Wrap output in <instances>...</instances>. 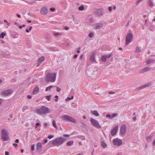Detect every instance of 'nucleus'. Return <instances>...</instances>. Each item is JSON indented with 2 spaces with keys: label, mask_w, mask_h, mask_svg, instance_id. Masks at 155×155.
Wrapping results in <instances>:
<instances>
[{
  "label": "nucleus",
  "mask_w": 155,
  "mask_h": 155,
  "mask_svg": "<svg viewBox=\"0 0 155 155\" xmlns=\"http://www.w3.org/2000/svg\"><path fill=\"white\" fill-rule=\"evenodd\" d=\"M48 12V10L46 7L42 8L41 11V13L42 15H46Z\"/></svg>",
  "instance_id": "obj_16"
},
{
  "label": "nucleus",
  "mask_w": 155,
  "mask_h": 155,
  "mask_svg": "<svg viewBox=\"0 0 155 155\" xmlns=\"http://www.w3.org/2000/svg\"><path fill=\"white\" fill-rule=\"evenodd\" d=\"M108 10L109 12H111L112 10V7H111V6L109 7H108Z\"/></svg>",
  "instance_id": "obj_49"
},
{
  "label": "nucleus",
  "mask_w": 155,
  "mask_h": 155,
  "mask_svg": "<svg viewBox=\"0 0 155 155\" xmlns=\"http://www.w3.org/2000/svg\"><path fill=\"white\" fill-rule=\"evenodd\" d=\"M39 91V88L38 86H36L34 89L32 94H37L38 92Z\"/></svg>",
  "instance_id": "obj_20"
},
{
  "label": "nucleus",
  "mask_w": 155,
  "mask_h": 155,
  "mask_svg": "<svg viewBox=\"0 0 155 155\" xmlns=\"http://www.w3.org/2000/svg\"><path fill=\"white\" fill-rule=\"evenodd\" d=\"M45 58L44 56H42L38 60L37 67H39L41 64L45 60Z\"/></svg>",
  "instance_id": "obj_14"
},
{
  "label": "nucleus",
  "mask_w": 155,
  "mask_h": 155,
  "mask_svg": "<svg viewBox=\"0 0 155 155\" xmlns=\"http://www.w3.org/2000/svg\"><path fill=\"white\" fill-rule=\"evenodd\" d=\"M143 0H138L136 3V5H137L139 4L140 2H142Z\"/></svg>",
  "instance_id": "obj_41"
},
{
  "label": "nucleus",
  "mask_w": 155,
  "mask_h": 155,
  "mask_svg": "<svg viewBox=\"0 0 155 155\" xmlns=\"http://www.w3.org/2000/svg\"><path fill=\"white\" fill-rule=\"evenodd\" d=\"M84 9V6L82 5L79 6L78 8V9L79 11H83Z\"/></svg>",
  "instance_id": "obj_30"
},
{
  "label": "nucleus",
  "mask_w": 155,
  "mask_h": 155,
  "mask_svg": "<svg viewBox=\"0 0 155 155\" xmlns=\"http://www.w3.org/2000/svg\"><path fill=\"white\" fill-rule=\"evenodd\" d=\"M74 98V96H72L71 97H67L66 99H65V101H68V100H71V99H73Z\"/></svg>",
  "instance_id": "obj_36"
},
{
  "label": "nucleus",
  "mask_w": 155,
  "mask_h": 155,
  "mask_svg": "<svg viewBox=\"0 0 155 155\" xmlns=\"http://www.w3.org/2000/svg\"><path fill=\"white\" fill-rule=\"evenodd\" d=\"M89 36L90 38H91L93 37L94 36V33L92 32H91L89 33L88 35Z\"/></svg>",
  "instance_id": "obj_37"
},
{
  "label": "nucleus",
  "mask_w": 155,
  "mask_h": 155,
  "mask_svg": "<svg viewBox=\"0 0 155 155\" xmlns=\"http://www.w3.org/2000/svg\"><path fill=\"white\" fill-rule=\"evenodd\" d=\"M12 36L13 38H16L18 36V34L17 33H15L12 34Z\"/></svg>",
  "instance_id": "obj_25"
},
{
  "label": "nucleus",
  "mask_w": 155,
  "mask_h": 155,
  "mask_svg": "<svg viewBox=\"0 0 155 155\" xmlns=\"http://www.w3.org/2000/svg\"><path fill=\"white\" fill-rule=\"evenodd\" d=\"M112 55V54L110 53L107 55H104L101 57V60L104 62H105L107 58H110Z\"/></svg>",
  "instance_id": "obj_11"
},
{
  "label": "nucleus",
  "mask_w": 155,
  "mask_h": 155,
  "mask_svg": "<svg viewBox=\"0 0 155 155\" xmlns=\"http://www.w3.org/2000/svg\"><path fill=\"white\" fill-rule=\"evenodd\" d=\"M141 51L140 48L139 47H137L135 50V52H140Z\"/></svg>",
  "instance_id": "obj_34"
},
{
  "label": "nucleus",
  "mask_w": 155,
  "mask_h": 155,
  "mask_svg": "<svg viewBox=\"0 0 155 155\" xmlns=\"http://www.w3.org/2000/svg\"><path fill=\"white\" fill-rule=\"evenodd\" d=\"M107 117H110L111 119V115L109 114H107L106 116Z\"/></svg>",
  "instance_id": "obj_48"
},
{
  "label": "nucleus",
  "mask_w": 155,
  "mask_h": 155,
  "mask_svg": "<svg viewBox=\"0 0 155 155\" xmlns=\"http://www.w3.org/2000/svg\"><path fill=\"white\" fill-rule=\"evenodd\" d=\"M25 25H19L18 26V28L20 29H21L23 27H25Z\"/></svg>",
  "instance_id": "obj_44"
},
{
  "label": "nucleus",
  "mask_w": 155,
  "mask_h": 155,
  "mask_svg": "<svg viewBox=\"0 0 155 155\" xmlns=\"http://www.w3.org/2000/svg\"><path fill=\"white\" fill-rule=\"evenodd\" d=\"M118 126L116 125L111 130V134L112 136H114L116 134L118 130Z\"/></svg>",
  "instance_id": "obj_13"
},
{
  "label": "nucleus",
  "mask_w": 155,
  "mask_h": 155,
  "mask_svg": "<svg viewBox=\"0 0 155 155\" xmlns=\"http://www.w3.org/2000/svg\"><path fill=\"white\" fill-rule=\"evenodd\" d=\"M150 68L147 67L144 68L141 71V72H144L146 71H150Z\"/></svg>",
  "instance_id": "obj_23"
},
{
  "label": "nucleus",
  "mask_w": 155,
  "mask_h": 155,
  "mask_svg": "<svg viewBox=\"0 0 155 155\" xmlns=\"http://www.w3.org/2000/svg\"><path fill=\"white\" fill-rule=\"evenodd\" d=\"M62 119L65 121L71 122L73 123H76V121L72 117L67 115L63 116L62 117Z\"/></svg>",
  "instance_id": "obj_5"
},
{
  "label": "nucleus",
  "mask_w": 155,
  "mask_h": 155,
  "mask_svg": "<svg viewBox=\"0 0 155 155\" xmlns=\"http://www.w3.org/2000/svg\"><path fill=\"white\" fill-rule=\"evenodd\" d=\"M51 95H48L46 96V99L48 101H49L51 99Z\"/></svg>",
  "instance_id": "obj_39"
},
{
  "label": "nucleus",
  "mask_w": 155,
  "mask_h": 155,
  "mask_svg": "<svg viewBox=\"0 0 155 155\" xmlns=\"http://www.w3.org/2000/svg\"><path fill=\"white\" fill-rule=\"evenodd\" d=\"M57 74V73H48L45 78V82L46 83L54 82L56 79Z\"/></svg>",
  "instance_id": "obj_1"
},
{
  "label": "nucleus",
  "mask_w": 155,
  "mask_h": 155,
  "mask_svg": "<svg viewBox=\"0 0 155 155\" xmlns=\"http://www.w3.org/2000/svg\"><path fill=\"white\" fill-rule=\"evenodd\" d=\"M77 137L82 140H84L85 139V137L84 136H78Z\"/></svg>",
  "instance_id": "obj_27"
},
{
  "label": "nucleus",
  "mask_w": 155,
  "mask_h": 155,
  "mask_svg": "<svg viewBox=\"0 0 155 155\" xmlns=\"http://www.w3.org/2000/svg\"><path fill=\"white\" fill-rule=\"evenodd\" d=\"M5 155H9V153L7 151H6L5 152Z\"/></svg>",
  "instance_id": "obj_54"
},
{
  "label": "nucleus",
  "mask_w": 155,
  "mask_h": 155,
  "mask_svg": "<svg viewBox=\"0 0 155 155\" xmlns=\"http://www.w3.org/2000/svg\"><path fill=\"white\" fill-rule=\"evenodd\" d=\"M48 142V140L47 139H45L44 140V143H43V144H44L45 143H46Z\"/></svg>",
  "instance_id": "obj_47"
},
{
  "label": "nucleus",
  "mask_w": 155,
  "mask_h": 155,
  "mask_svg": "<svg viewBox=\"0 0 155 155\" xmlns=\"http://www.w3.org/2000/svg\"><path fill=\"white\" fill-rule=\"evenodd\" d=\"M73 143L74 142L73 140H71L67 142V146H71L73 144Z\"/></svg>",
  "instance_id": "obj_26"
},
{
  "label": "nucleus",
  "mask_w": 155,
  "mask_h": 155,
  "mask_svg": "<svg viewBox=\"0 0 155 155\" xmlns=\"http://www.w3.org/2000/svg\"><path fill=\"white\" fill-rule=\"evenodd\" d=\"M4 22L7 23H8V25H9V23H8V22L7 21V20H5V19L4 20Z\"/></svg>",
  "instance_id": "obj_59"
},
{
  "label": "nucleus",
  "mask_w": 155,
  "mask_h": 155,
  "mask_svg": "<svg viewBox=\"0 0 155 155\" xmlns=\"http://www.w3.org/2000/svg\"><path fill=\"white\" fill-rule=\"evenodd\" d=\"M54 137V135H49L48 136V138L49 139H51L52 138Z\"/></svg>",
  "instance_id": "obj_42"
},
{
  "label": "nucleus",
  "mask_w": 155,
  "mask_h": 155,
  "mask_svg": "<svg viewBox=\"0 0 155 155\" xmlns=\"http://www.w3.org/2000/svg\"><path fill=\"white\" fill-rule=\"evenodd\" d=\"M101 146L103 147H105L107 146V144L104 141H101Z\"/></svg>",
  "instance_id": "obj_31"
},
{
  "label": "nucleus",
  "mask_w": 155,
  "mask_h": 155,
  "mask_svg": "<svg viewBox=\"0 0 155 155\" xmlns=\"http://www.w3.org/2000/svg\"><path fill=\"white\" fill-rule=\"evenodd\" d=\"M152 85V83L151 82H148L146 84L137 87L136 89V90H140L145 88L148 87Z\"/></svg>",
  "instance_id": "obj_10"
},
{
  "label": "nucleus",
  "mask_w": 155,
  "mask_h": 155,
  "mask_svg": "<svg viewBox=\"0 0 155 155\" xmlns=\"http://www.w3.org/2000/svg\"><path fill=\"white\" fill-rule=\"evenodd\" d=\"M72 104H74V105L73 106V107H77V105L76 104H75L74 103H73Z\"/></svg>",
  "instance_id": "obj_51"
},
{
  "label": "nucleus",
  "mask_w": 155,
  "mask_h": 155,
  "mask_svg": "<svg viewBox=\"0 0 155 155\" xmlns=\"http://www.w3.org/2000/svg\"><path fill=\"white\" fill-rule=\"evenodd\" d=\"M13 92V91L11 89L6 90L2 92L1 94L3 96H7L11 94Z\"/></svg>",
  "instance_id": "obj_8"
},
{
  "label": "nucleus",
  "mask_w": 155,
  "mask_h": 155,
  "mask_svg": "<svg viewBox=\"0 0 155 155\" xmlns=\"http://www.w3.org/2000/svg\"><path fill=\"white\" fill-rule=\"evenodd\" d=\"M36 112L41 115H45L50 112V110L45 106H42L36 110Z\"/></svg>",
  "instance_id": "obj_3"
},
{
  "label": "nucleus",
  "mask_w": 155,
  "mask_h": 155,
  "mask_svg": "<svg viewBox=\"0 0 155 155\" xmlns=\"http://www.w3.org/2000/svg\"><path fill=\"white\" fill-rule=\"evenodd\" d=\"M153 145L155 146V139L153 141Z\"/></svg>",
  "instance_id": "obj_64"
},
{
  "label": "nucleus",
  "mask_w": 155,
  "mask_h": 155,
  "mask_svg": "<svg viewBox=\"0 0 155 155\" xmlns=\"http://www.w3.org/2000/svg\"><path fill=\"white\" fill-rule=\"evenodd\" d=\"M27 98L29 99H31L32 98V96L31 95H28L27 96Z\"/></svg>",
  "instance_id": "obj_52"
},
{
  "label": "nucleus",
  "mask_w": 155,
  "mask_h": 155,
  "mask_svg": "<svg viewBox=\"0 0 155 155\" xmlns=\"http://www.w3.org/2000/svg\"><path fill=\"white\" fill-rule=\"evenodd\" d=\"M13 145L16 147L18 146V144L15 143H13Z\"/></svg>",
  "instance_id": "obj_56"
},
{
  "label": "nucleus",
  "mask_w": 155,
  "mask_h": 155,
  "mask_svg": "<svg viewBox=\"0 0 155 155\" xmlns=\"http://www.w3.org/2000/svg\"><path fill=\"white\" fill-rule=\"evenodd\" d=\"M118 114L117 113H114L111 115V119L114 118L115 117L117 116Z\"/></svg>",
  "instance_id": "obj_35"
},
{
  "label": "nucleus",
  "mask_w": 155,
  "mask_h": 155,
  "mask_svg": "<svg viewBox=\"0 0 155 155\" xmlns=\"http://www.w3.org/2000/svg\"><path fill=\"white\" fill-rule=\"evenodd\" d=\"M14 23H15V25L16 26H18V23L16 22H15Z\"/></svg>",
  "instance_id": "obj_62"
},
{
  "label": "nucleus",
  "mask_w": 155,
  "mask_h": 155,
  "mask_svg": "<svg viewBox=\"0 0 155 155\" xmlns=\"http://www.w3.org/2000/svg\"><path fill=\"white\" fill-rule=\"evenodd\" d=\"M66 140L64 137H60L56 138L51 141L52 144L54 146L58 147L62 144Z\"/></svg>",
  "instance_id": "obj_2"
},
{
  "label": "nucleus",
  "mask_w": 155,
  "mask_h": 155,
  "mask_svg": "<svg viewBox=\"0 0 155 155\" xmlns=\"http://www.w3.org/2000/svg\"><path fill=\"white\" fill-rule=\"evenodd\" d=\"M17 16L19 18H20L21 17V15H20L18 14H17Z\"/></svg>",
  "instance_id": "obj_61"
},
{
  "label": "nucleus",
  "mask_w": 155,
  "mask_h": 155,
  "mask_svg": "<svg viewBox=\"0 0 155 155\" xmlns=\"http://www.w3.org/2000/svg\"><path fill=\"white\" fill-rule=\"evenodd\" d=\"M3 99H2L0 98V106L1 105L2 103V101H3Z\"/></svg>",
  "instance_id": "obj_53"
},
{
  "label": "nucleus",
  "mask_w": 155,
  "mask_h": 155,
  "mask_svg": "<svg viewBox=\"0 0 155 155\" xmlns=\"http://www.w3.org/2000/svg\"><path fill=\"white\" fill-rule=\"evenodd\" d=\"M64 28L66 30H68L69 29V28L67 26L64 27Z\"/></svg>",
  "instance_id": "obj_46"
},
{
  "label": "nucleus",
  "mask_w": 155,
  "mask_h": 155,
  "mask_svg": "<svg viewBox=\"0 0 155 155\" xmlns=\"http://www.w3.org/2000/svg\"><path fill=\"white\" fill-rule=\"evenodd\" d=\"M115 93L114 92H112V91H110L109 92V94H114Z\"/></svg>",
  "instance_id": "obj_57"
},
{
  "label": "nucleus",
  "mask_w": 155,
  "mask_h": 155,
  "mask_svg": "<svg viewBox=\"0 0 155 155\" xmlns=\"http://www.w3.org/2000/svg\"><path fill=\"white\" fill-rule=\"evenodd\" d=\"M53 87H54V86L51 85L48 87H46L45 89V91H50L51 90V89Z\"/></svg>",
  "instance_id": "obj_24"
},
{
  "label": "nucleus",
  "mask_w": 155,
  "mask_h": 155,
  "mask_svg": "<svg viewBox=\"0 0 155 155\" xmlns=\"http://www.w3.org/2000/svg\"><path fill=\"white\" fill-rule=\"evenodd\" d=\"M37 150L38 152H40L41 150V149L42 146V144L41 142H38L36 145Z\"/></svg>",
  "instance_id": "obj_15"
},
{
  "label": "nucleus",
  "mask_w": 155,
  "mask_h": 155,
  "mask_svg": "<svg viewBox=\"0 0 155 155\" xmlns=\"http://www.w3.org/2000/svg\"><path fill=\"white\" fill-rule=\"evenodd\" d=\"M50 10L52 12H54L55 10V8H51Z\"/></svg>",
  "instance_id": "obj_43"
},
{
  "label": "nucleus",
  "mask_w": 155,
  "mask_h": 155,
  "mask_svg": "<svg viewBox=\"0 0 155 155\" xmlns=\"http://www.w3.org/2000/svg\"><path fill=\"white\" fill-rule=\"evenodd\" d=\"M52 125L53 126L56 128H57V126L56 124V123L55 122V120H53L52 122Z\"/></svg>",
  "instance_id": "obj_33"
},
{
  "label": "nucleus",
  "mask_w": 155,
  "mask_h": 155,
  "mask_svg": "<svg viewBox=\"0 0 155 155\" xmlns=\"http://www.w3.org/2000/svg\"><path fill=\"white\" fill-rule=\"evenodd\" d=\"M48 126V124L47 123L44 124V126L45 127H46Z\"/></svg>",
  "instance_id": "obj_50"
},
{
  "label": "nucleus",
  "mask_w": 155,
  "mask_h": 155,
  "mask_svg": "<svg viewBox=\"0 0 155 155\" xmlns=\"http://www.w3.org/2000/svg\"><path fill=\"white\" fill-rule=\"evenodd\" d=\"M57 87V90H56L58 92H60L61 91V88L58 87Z\"/></svg>",
  "instance_id": "obj_40"
},
{
  "label": "nucleus",
  "mask_w": 155,
  "mask_h": 155,
  "mask_svg": "<svg viewBox=\"0 0 155 155\" xmlns=\"http://www.w3.org/2000/svg\"><path fill=\"white\" fill-rule=\"evenodd\" d=\"M8 133L7 130L3 129L2 130L1 137L2 140L4 141L8 140H9V137L8 136Z\"/></svg>",
  "instance_id": "obj_4"
},
{
  "label": "nucleus",
  "mask_w": 155,
  "mask_h": 155,
  "mask_svg": "<svg viewBox=\"0 0 155 155\" xmlns=\"http://www.w3.org/2000/svg\"><path fill=\"white\" fill-rule=\"evenodd\" d=\"M83 57V54L81 55L80 57V59L81 60V59Z\"/></svg>",
  "instance_id": "obj_60"
},
{
  "label": "nucleus",
  "mask_w": 155,
  "mask_h": 155,
  "mask_svg": "<svg viewBox=\"0 0 155 155\" xmlns=\"http://www.w3.org/2000/svg\"><path fill=\"white\" fill-rule=\"evenodd\" d=\"M113 142L114 145H117L118 146H120L122 143L121 140L117 138H115L114 139Z\"/></svg>",
  "instance_id": "obj_12"
},
{
  "label": "nucleus",
  "mask_w": 155,
  "mask_h": 155,
  "mask_svg": "<svg viewBox=\"0 0 155 155\" xmlns=\"http://www.w3.org/2000/svg\"><path fill=\"white\" fill-rule=\"evenodd\" d=\"M40 125V124L39 123H37L36 124V126L35 127H36L37 126H39Z\"/></svg>",
  "instance_id": "obj_58"
},
{
  "label": "nucleus",
  "mask_w": 155,
  "mask_h": 155,
  "mask_svg": "<svg viewBox=\"0 0 155 155\" xmlns=\"http://www.w3.org/2000/svg\"><path fill=\"white\" fill-rule=\"evenodd\" d=\"M28 109V107L27 106H24L23 108V110H26V109Z\"/></svg>",
  "instance_id": "obj_45"
},
{
  "label": "nucleus",
  "mask_w": 155,
  "mask_h": 155,
  "mask_svg": "<svg viewBox=\"0 0 155 155\" xmlns=\"http://www.w3.org/2000/svg\"><path fill=\"white\" fill-rule=\"evenodd\" d=\"M90 121L92 125L94 127L97 128H100L101 127V126L99 124V122L97 120L93 118H91Z\"/></svg>",
  "instance_id": "obj_7"
},
{
  "label": "nucleus",
  "mask_w": 155,
  "mask_h": 155,
  "mask_svg": "<svg viewBox=\"0 0 155 155\" xmlns=\"http://www.w3.org/2000/svg\"><path fill=\"white\" fill-rule=\"evenodd\" d=\"M95 54L94 52H93L90 55V59L91 61L93 62H96L95 59Z\"/></svg>",
  "instance_id": "obj_19"
},
{
  "label": "nucleus",
  "mask_w": 155,
  "mask_h": 155,
  "mask_svg": "<svg viewBox=\"0 0 155 155\" xmlns=\"http://www.w3.org/2000/svg\"><path fill=\"white\" fill-rule=\"evenodd\" d=\"M155 61V58L148 59L146 60V63L147 64H149Z\"/></svg>",
  "instance_id": "obj_21"
},
{
  "label": "nucleus",
  "mask_w": 155,
  "mask_h": 155,
  "mask_svg": "<svg viewBox=\"0 0 155 155\" xmlns=\"http://www.w3.org/2000/svg\"><path fill=\"white\" fill-rule=\"evenodd\" d=\"M5 35V33L4 32H2L1 35H0V37L3 38Z\"/></svg>",
  "instance_id": "obj_38"
},
{
  "label": "nucleus",
  "mask_w": 155,
  "mask_h": 155,
  "mask_svg": "<svg viewBox=\"0 0 155 155\" xmlns=\"http://www.w3.org/2000/svg\"><path fill=\"white\" fill-rule=\"evenodd\" d=\"M96 14L99 16H101L103 15V10L102 8L98 9L96 12Z\"/></svg>",
  "instance_id": "obj_17"
},
{
  "label": "nucleus",
  "mask_w": 155,
  "mask_h": 155,
  "mask_svg": "<svg viewBox=\"0 0 155 155\" xmlns=\"http://www.w3.org/2000/svg\"><path fill=\"white\" fill-rule=\"evenodd\" d=\"M148 3L149 5L151 7H152L153 6V4L151 0H149L148 2Z\"/></svg>",
  "instance_id": "obj_29"
},
{
  "label": "nucleus",
  "mask_w": 155,
  "mask_h": 155,
  "mask_svg": "<svg viewBox=\"0 0 155 155\" xmlns=\"http://www.w3.org/2000/svg\"><path fill=\"white\" fill-rule=\"evenodd\" d=\"M54 36H58L61 35V34L59 32H54Z\"/></svg>",
  "instance_id": "obj_28"
},
{
  "label": "nucleus",
  "mask_w": 155,
  "mask_h": 155,
  "mask_svg": "<svg viewBox=\"0 0 155 155\" xmlns=\"http://www.w3.org/2000/svg\"><path fill=\"white\" fill-rule=\"evenodd\" d=\"M103 24L102 23H97L95 24V28L97 29H100L103 27Z\"/></svg>",
  "instance_id": "obj_18"
},
{
  "label": "nucleus",
  "mask_w": 155,
  "mask_h": 155,
  "mask_svg": "<svg viewBox=\"0 0 155 155\" xmlns=\"http://www.w3.org/2000/svg\"><path fill=\"white\" fill-rule=\"evenodd\" d=\"M32 28V26L30 27L29 29V30L30 31L31 30Z\"/></svg>",
  "instance_id": "obj_63"
},
{
  "label": "nucleus",
  "mask_w": 155,
  "mask_h": 155,
  "mask_svg": "<svg viewBox=\"0 0 155 155\" xmlns=\"http://www.w3.org/2000/svg\"><path fill=\"white\" fill-rule=\"evenodd\" d=\"M78 57V55L77 54H75L73 57L74 58H76Z\"/></svg>",
  "instance_id": "obj_55"
},
{
  "label": "nucleus",
  "mask_w": 155,
  "mask_h": 155,
  "mask_svg": "<svg viewBox=\"0 0 155 155\" xmlns=\"http://www.w3.org/2000/svg\"><path fill=\"white\" fill-rule=\"evenodd\" d=\"M126 131V126L125 124L122 125L120 128V135H124Z\"/></svg>",
  "instance_id": "obj_9"
},
{
  "label": "nucleus",
  "mask_w": 155,
  "mask_h": 155,
  "mask_svg": "<svg viewBox=\"0 0 155 155\" xmlns=\"http://www.w3.org/2000/svg\"><path fill=\"white\" fill-rule=\"evenodd\" d=\"M35 145L31 144V150L33 151L35 150Z\"/></svg>",
  "instance_id": "obj_32"
},
{
  "label": "nucleus",
  "mask_w": 155,
  "mask_h": 155,
  "mask_svg": "<svg viewBox=\"0 0 155 155\" xmlns=\"http://www.w3.org/2000/svg\"><path fill=\"white\" fill-rule=\"evenodd\" d=\"M133 39V35L132 33H129L127 35L126 38L125 44L127 45L131 42Z\"/></svg>",
  "instance_id": "obj_6"
},
{
  "label": "nucleus",
  "mask_w": 155,
  "mask_h": 155,
  "mask_svg": "<svg viewBox=\"0 0 155 155\" xmlns=\"http://www.w3.org/2000/svg\"><path fill=\"white\" fill-rule=\"evenodd\" d=\"M91 113L92 114L96 116H98L99 115V114L98 112L96 110H91Z\"/></svg>",
  "instance_id": "obj_22"
}]
</instances>
